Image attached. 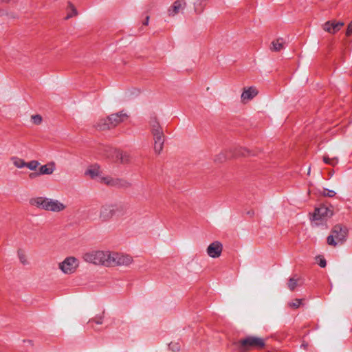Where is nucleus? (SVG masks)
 <instances>
[{
    "label": "nucleus",
    "instance_id": "nucleus-11",
    "mask_svg": "<svg viewBox=\"0 0 352 352\" xmlns=\"http://www.w3.org/2000/svg\"><path fill=\"white\" fill-rule=\"evenodd\" d=\"M109 117L110 124L111 125L112 129L117 126L120 123L124 122L128 118V114L124 111H120L116 113H112Z\"/></svg>",
    "mask_w": 352,
    "mask_h": 352
},
{
    "label": "nucleus",
    "instance_id": "nucleus-39",
    "mask_svg": "<svg viewBox=\"0 0 352 352\" xmlns=\"http://www.w3.org/2000/svg\"><path fill=\"white\" fill-rule=\"evenodd\" d=\"M11 0H2V3H8Z\"/></svg>",
    "mask_w": 352,
    "mask_h": 352
},
{
    "label": "nucleus",
    "instance_id": "nucleus-40",
    "mask_svg": "<svg viewBox=\"0 0 352 352\" xmlns=\"http://www.w3.org/2000/svg\"><path fill=\"white\" fill-rule=\"evenodd\" d=\"M310 171H311V169H310V168H309L308 173H307L308 175L310 174Z\"/></svg>",
    "mask_w": 352,
    "mask_h": 352
},
{
    "label": "nucleus",
    "instance_id": "nucleus-15",
    "mask_svg": "<svg viewBox=\"0 0 352 352\" xmlns=\"http://www.w3.org/2000/svg\"><path fill=\"white\" fill-rule=\"evenodd\" d=\"M114 160L121 164H129L131 161V155L126 153L118 150H115L113 153Z\"/></svg>",
    "mask_w": 352,
    "mask_h": 352
},
{
    "label": "nucleus",
    "instance_id": "nucleus-30",
    "mask_svg": "<svg viewBox=\"0 0 352 352\" xmlns=\"http://www.w3.org/2000/svg\"><path fill=\"white\" fill-rule=\"evenodd\" d=\"M302 303L301 299H294L293 301L289 302V306L293 309H297Z\"/></svg>",
    "mask_w": 352,
    "mask_h": 352
},
{
    "label": "nucleus",
    "instance_id": "nucleus-29",
    "mask_svg": "<svg viewBox=\"0 0 352 352\" xmlns=\"http://www.w3.org/2000/svg\"><path fill=\"white\" fill-rule=\"evenodd\" d=\"M39 162L36 160H32L29 162H26L25 167L28 168L29 169L34 170H36V168L38 166Z\"/></svg>",
    "mask_w": 352,
    "mask_h": 352
},
{
    "label": "nucleus",
    "instance_id": "nucleus-34",
    "mask_svg": "<svg viewBox=\"0 0 352 352\" xmlns=\"http://www.w3.org/2000/svg\"><path fill=\"white\" fill-rule=\"evenodd\" d=\"M320 258V261H319V263H318V265L321 267H324L327 265V262H326V260L322 258V257H318Z\"/></svg>",
    "mask_w": 352,
    "mask_h": 352
},
{
    "label": "nucleus",
    "instance_id": "nucleus-7",
    "mask_svg": "<svg viewBox=\"0 0 352 352\" xmlns=\"http://www.w3.org/2000/svg\"><path fill=\"white\" fill-rule=\"evenodd\" d=\"M98 182L111 187L126 188L131 186V184L129 182L123 179L113 177L111 176L102 175L101 177H99Z\"/></svg>",
    "mask_w": 352,
    "mask_h": 352
},
{
    "label": "nucleus",
    "instance_id": "nucleus-3",
    "mask_svg": "<svg viewBox=\"0 0 352 352\" xmlns=\"http://www.w3.org/2000/svg\"><path fill=\"white\" fill-rule=\"evenodd\" d=\"M30 203L32 206L54 212H59L66 208V206L58 200L42 197L31 199Z\"/></svg>",
    "mask_w": 352,
    "mask_h": 352
},
{
    "label": "nucleus",
    "instance_id": "nucleus-32",
    "mask_svg": "<svg viewBox=\"0 0 352 352\" xmlns=\"http://www.w3.org/2000/svg\"><path fill=\"white\" fill-rule=\"evenodd\" d=\"M226 156L223 153H220L214 157L215 162H222L226 160Z\"/></svg>",
    "mask_w": 352,
    "mask_h": 352
},
{
    "label": "nucleus",
    "instance_id": "nucleus-8",
    "mask_svg": "<svg viewBox=\"0 0 352 352\" xmlns=\"http://www.w3.org/2000/svg\"><path fill=\"white\" fill-rule=\"evenodd\" d=\"M333 212L331 210L324 206H321L319 208L315 209L314 212L312 215L313 221L323 220L326 217H331Z\"/></svg>",
    "mask_w": 352,
    "mask_h": 352
},
{
    "label": "nucleus",
    "instance_id": "nucleus-24",
    "mask_svg": "<svg viewBox=\"0 0 352 352\" xmlns=\"http://www.w3.org/2000/svg\"><path fill=\"white\" fill-rule=\"evenodd\" d=\"M322 159L325 164H329L332 166H335L338 163V159L337 157H329L328 155H324Z\"/></svg>",
    "mask_w": 352,
    "mask_h": 352
},
{
    "label": "nucleus",
    "instance_id": "nucleus-5",
    "mask_svg": "<svg viewBox=\"0 0 352 352\" xmlns=\"http://www.w3.org/2000/svg\"><path fill=\"white\" fill-rule=\"evenodd\" d=\"M347 234V230L346 228L340 225H336L331 232V234L327 237V243L331 246H336L339 243H342Z\"/></svg>",
    "mask_w": 352,
    "mask_h": 352
},
{
    "label": "nucleus",
    "instance_id": "nucleus-37",
    "mask_svg": "<svg viewBox=\"0 0 352 352\" xmlns=\"http://www.w3.org/2000/svg\"><path fill=\"white\" fill-rule=\"evenodd\" d=\"M37 175H39V174L36 173H32L29 175V177L32 179V178L36 177Z\"/></svg>",
    "mask_w": 352,
    "mask_h": 352
},
{
    "label": "nucleus",
    "instance_id": "nucleus-21",
    "mask_svg": "<svg viewBox=\"0 0 352 352\" xmlns=\"http://www.w3.org/2000/svg\"><path fill=\"white\" fill-rule=\"evenodd\" d=\"M300 280V278L296 275L291 277L287 283V287L291 291H294L295 288L298 286V282Z\"/></svg>",
    "mask_w": 352,
    "mask_h": 352
},
{
    "label": "nucleus",
    "instance_id": "nucleus-14",
    "mask_svg": "<svg viewBox=\"0 0 352 352\" xmlns=\"http://www.w3.org/2000/svg\"><path fill=\"white\" fill-rule=\"evenodd\" d=\"M133 262V258L123 253L116 252V266H129Z\"/></svg>",
    "mask_w": 352,
    "mask_h": 352
},
{
    "label": "nucleus",
    "instance_id": "nucleus-23",
    "mask_svg": "<svg viewBox=\"0 0 352 352\" xmlns=\"http://www.w3.org/2000/svg\"><path fill=\"white\" fill-rule=\"evenodd\" d=\"M104 312L96 316L94 318L90 319L88 322L89 324L96 323L97 324H102L103 323Z\"/></svg>",
    "mask_w": 352,
    "mask_h": 352
},
{
    "label": "nucleus",
    "instance_id": "nucleus-16",
    "mask_svg": "<svg viewBox=\"0 0 352 352\" xmlns=\"http://www.w3.org/2000/svg\"><path fill=\"white\" fill-rule=\"evenodd\" d=\"M149 126L151 133L163 132V129L156 116H153L150 118Z\"/></svg>",
    "mask_w": 352,
    "mask_h": 352
},
{
    "label": "nucleus",
    "instance_id": "nucleus-13",
    "mask_svg": "<svg viewBox=\"0 0 352 352\" xmlns=\"http://www.w3.org/2000/svg\"><path fill=\"white\" fill-rule=\"evenodd\" d=\"M258 94V90L254 87H245L241 96V102L247 103L252 100Z\"/></svg>",
    "mask_w": 352,
    "mask_h": 352
},
{
    "label": "nucleus",
    "instance_id": "nucleus-22",
    "mask_svg": "<svg viewBox=\"0 0 352 352\" xmlns=\"http://www.w3.org/2000/svg\"><path fill=\"white\" fill-rule=\"evenodd\" d=\"M67 10H69V11L68 12V13L65 17L66 20H67L73 16H76L78 14L76 8L71 2L68 3Z\"/></svg>",
    "mask_w": 352,
    "mask_h": 352
},
{
    "label": "nucleus",
    "instance_id": "nucleus-28",
    "mask_svg": "<svg viewBox=\"0 0 352 352\" xmlns=\"http://www.w3.org/2000/svg\"><path fill=\"white\" fill-rule=\"evenodd\" d=\"M13 164L19 168L25 167L26 165V162L23 160L19 158H15L13 161Z\"/></svg>",
    "mask_w": 352,
    "mask_h": 352
},
{
    "label": "nucleus",
    "instance_id": "nucleus-25",
    "mask_svg": "<svg viewBox=\"0 0 352 352\" xmlns=\"http://www.w3.org/2000/svg\"><path fill=\"white\" fill-rule=\"evenodd\" d=\"M19 259L21 263L23 265H29L30 262L25 253L22 250H19L17 252Z\"/></svg>",
    "mask_w": 352,
    "mask_h": 352
},
{
    "label": "nucleus",
    "instance_id": "nucleus-27",
    "mask_svg": "<svg viewBox=\"0 0 352 352\" xmlns=\"http://www.w3.org/2000/svg\"><path fill=\"white\" fill-rule=\"evenodd\" d=\"M151 134L153 135L154 142H164L165 137L164 131L161 133H155Z\"/></svg>",
    "mask_w": 352,
    "mask_h": 352
},
{
    "label": "nucleus",
    "instance_id": "nucleus-26",
    "mask_svg": "<svg viewBox=\"0 0 352 352\" xmlns=\"http://www.w3.org/2000/svg\"><path fill=\"white\" fill-rule=\"evenodd\" d=\"M164 142H154V151L155 153L160 154L164 148Z\"/></svg>",
    "mask_w": 352,
    "mask_h": 352
},
{
    "label": "nucleus",
    "instance_id": "nucleus-33",
    "mask_svg": "<svg viewBox=\"0 0 352 352\" xmlns=\"http://www.w3.org/2000/svg\"><path fill=\"white\" fill-rule=\"evenodd\" d=\"M169 347H170V349H172L174 351H179V346L178 344L177 343H173V342H171L169 344Z\"/></svg>",
    "mask_w": 352,
    "mask_h": 352
},
{
    "label": "nucleus",
    "instance_id": "nucleus-10",
    "mask_svg": "<svg viewBox=\"0 0 352 352\" xmlns=\"http://www.w3.org/2000/svg\"><path fill=\"white\" fill-rule=\"evenodd\" d=\"M186 7L185 0H177L168 9V14L169 16H175L180 12H183Z\"/></svg>",
    "mask_w": 352,
    "mask_h": 352
},
{
    "label": "nucleus",
    "instance_id": "nucleus-1",
    "mask_svg": "<svg viewBox=\"0 0 352 352\" xmlns=\"http://www.w3.org/2000/svg\"><path fill=\"white\" fill-rule=\"evenodd\" d=\"M129 207L124 203L105 204L100 208L98 220L107 223L113 217L120 218L129 214Z\"/></svg>",
    "mask_w": 352,
    "mask_h": 352
},
{
    "label": "nucleus",
    "instance_id": "nucleus-4",
    "mask_svg": "<svg viewBox=\"0 0 352 352\" xmlns=\"http://www.w3.org/2000/svg\"><path fill=\"white\" fill-rule=\"evenodd\" d=\"M266 340L257 336H247L239 340L234 344L239 352H247L252 349H262L265 346Z\"/></svg>",
    "mask_w": 352,
    "mask_h": 352
},
{
    "label": "nucleus",
    "instance_id": "nucleus-9",
    "mask_svg": "<svg viewBox=\"0 0 352 352\" xmlns=\"http://www.w3.org/2000/svg\"><path fill=\"white\" fill-rule=\"evenodd\" d=\"M344 22H337L335 20L328 21L322 25V29L324 31L329 34H335L344 26Z\"/></svg>",
    "mask_w": 352,
    "mask_h": 352
},
{
    "label": "nucleus",
    "instance_id": "nucleus-38",
    "mask_svg": "<svg viewBox=\"0 0 352 352\" xmlns=\"http://www.w3.org/2000/svg\"><path fill=\"white\" fill-rule=\"evenodd\" d=\"M149 18V16H146L145 21L143 23L144 25H147L148 24Z\"/></svg>",
    "mask_w": 352,
    "mask_h": 352
},
{
    "label": "nucleus",
    "instance_id": "nucleus-41",
    "mask_svg": "<svg viewBox=\"0 0 352 352\" xmlns=\"http://www.w3.org/2000/svg\"><path fill=\"white\" fill-rule=\"evenodd\" d=\"M0 2L2 3V0H0Z\"/></svg>",
    "mask_w": 352,
    "mask_h": 352
},
{
    "label": "nucleus",
    "instance_id": "nucleus-35",
    "mask_svg": "<svg viewBox=\"0 0 352 352\" xmlns=\"http://www.w3.org/2000/svg\"><path fill=\"white\" fill-rule=\"evenodd\" d=\"M352 34V21L348 25L346 32V36H350Z\"/></svg>",
    "mask_w": 352,
    "mask_h": 352
},
{
    "label": "nucleus",
    "instance_id": "nucleus-6",
    "mask_svg": "<svg viewBox=\"0 0 352 352\" xmlns=\"http://www.w3.org/2000/svg\"><path fill=\"white\" fill-rule=\"evenodd\" d=\"M79 266V261L74 256L66 257L58 263V268L65 274H72L76 272Z\"/></svg>",
    "mask_w": 352,
    "mask_h": 352
},
{
    "label": "nucleus",
    "instance_id": "nucleus-17",
    "mask_svg": "<svg viewBox=\"0 0 352 352\" xmlns=\"http://www.w3.org/2000/svg\"><path fill=\"white\" fill-rule=\"evenodd\" d=\"M101 173L100 166L96 164L91 166L85 173V174L89 175L91 179H96L97 181L99 179V177L102 176Z\"/></svg>",
    "mask_w": 352,
    "mask_h": 352
},
{
    "label": "nucleus",
    "instance_id": "nucleus-36",
    "mask_svg": "<svg viewBox=\"0 0 352 352\" xmlns=\"http://www.w3.org/2000/svg\"><path fill=\"white\" fill-rule=\"evenodd\" d=\"M324 195L328 197H332L335 196L336 192L333 190H328V192Z\"/></svg>",
    "mask_w": 352,
    "mask_h": 352
},
{
    "label": "nucleus",
    "instance_id": "nucleus-12",
    "mask_svg": "<svg viewBox=\"0 0 352 352\" xmlns=\"http://www.w3.org/2000/svg\"><path fill=\"white\" fill-rule=\"evenodd\" d=\"M222 250V244L219 241H214L207 248V254L211 258H219L221 254Z\"/></svg>",
    "mask_w": 352,
    "mask_h": 352
},
{
    "label": "nucleus",
    "instance_id": "nucleus-2",
    "mask_svg": "<svg viewBox=\"0 0 352 352\" xmlns=\"http://www.w3.org/2000/svg\"><path fill=\"white\" fill-rule=\"evenodd\" d=\"M116 252L93 251L84 254L83 258L86 262L106 267L116 266Z\"/></svg>",
    "mask_w": 352,
    "mask_h": 352
},
{
    "label": "nucleus",
    "instance_id": "nucleus-19",
    "mask_svg": "<svg viewBox=\"0 0 352 352\" xmlns=\"http://www.w3.org/2000/svg\"><path fill=\"white\" fill-rule=\"evenodd\" d=\"M56 168L55 163L52 162L39 168V175H51L54 173Z\"/></svg>",
    "mask_w": 352,
    "mask_h": 352
},
{
    "label": "nucleus",
    "instance_id": "nucleus-20",
    "mask_svg": "<svg viewBox=\"0 0 352 352\" xmlns=\"http://www.w3.org/2000/svg\"><path fill=\"white\" fill-rule=\"evenodd\" d=\"M284 47L283 39L281 38L273 41L271 43L270 50L274 52H279Z\"/></svg>",
    "mask_w": 352,
    "mask_h": 352
},
{
    "label": "nucleus",
    "instance_id": "nucleus-31",
    "mask_svg": "<svg viewBox=\"0 0 352 352\" xmlns=\"http://www.w3.org/2000/svg\"><path fill=\"white\" fill-rule=\"evenodd\" d=\"M33 122L36 124H40L42 122V117L40 115H34L32 116Z\"/></svg>",
    "mask_w": 352,
    "mask_h": 352
},
{
    "label": "nucleus",
    "instance_id": "nucleus-18",
    "mask_svg": "<svg viewBox=\"0 0 352 352\" xmlns=\"http://www.w3.org/2000/svg\"><path fill=\"white\" fill-rule=\"evenodd\" d=\"M95 127L100 131L109 130L112 129L111 125L110 124L109 117H107L104 118H100L96 122Z\"/></svg>",
    "mask_w": 352,
    "mask_h": 352
}]
</instances>
